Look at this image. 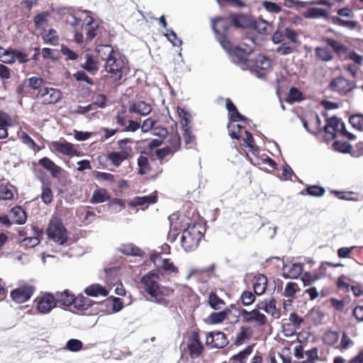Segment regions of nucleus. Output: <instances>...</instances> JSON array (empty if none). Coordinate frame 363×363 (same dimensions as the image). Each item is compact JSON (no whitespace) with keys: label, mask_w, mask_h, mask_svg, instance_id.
<instances>
[{"label":"nucleus","mask_w":363,"mask_h":363,"mask_svg":"<svg viewBox=\"0 0 363 363\" xmlns=\"http://www.w3.org/2000/svg\"><path fill=\"white\" fill-rule=\"evenodd\" d=\"M160 276L154 272H149L140 279V284L143 290L148 294L160 284Z\"/></svg>","instance_id":"obj_18"},{"label":"nucleus","mask_w":363,"mask_h":363,"mask_svg":"<svg viewBox=\"0 0 363 363\" xmlns=\"http://www.w3.org/2000/svg\"><path fill=\"white\" fill-rule=\"evenodd\" d=\"M345 60H351L354 65L358 66L363 65V55L352 50H350V52H347V56Z\"/></svg>","instance_id":"obj_59"},{"label":"nucleus","mask_w":363,"mask_h":363,"mask_svg":"<svg viewBox=\"0 0 363 363\" xmlns=\"http://www.w3.org/2000/svg\"><path fill=\"white\" fill-rule=\"evenodd\" d=\"M174 292L172 288L160 284L147 294L152 302L167 308L172 306L170 297L173 296Z\"/></svg>","instance_id":"obj_6"},{"label":"nucleus","mask_w":363,"mask_h":363,"mask_svg":"<svg viewBox=\"0 0 363 363\" xmlns=\"http://www.w3.org/2000/svg\"><path fill=\"white\" fill-rule=\"evenodd\" d=\"M62 97V92L59 89L46 86L42 90L38 99L44 104H54L60 101Z\"/></svg>","instance_id":"obj_13"},{"label":"nucleus","mask_w":363,"mask_h":363,"mask_svg":"<svg viewBox=\"0 0 363 363\" xmlns=\"http://www.w3.org/2000/svg\"><path fill=\"white\" fill-rule=\"evenodd\" d=\"M47 234L50 240L59 245H64L68 239V233L62 220L56 216L50 219Z\"/></svg>","instance_id":"obj_3"},{"label":"nucleus","mask_w":363,"mask_h":363,"mask_svg":"<svg viewBox=\"0 0 363 363\" xmlns=\"http://www.w3.org/2000/svg\"><path fill=\"white\" fill-rule=\"evenodd\" d=\"M189 354L191 358L198 357L203 351V346L199 340V335L194 332L189 338L187 343Z\"/></svg>","instance_id":"obj_17"},{"label":"nucleus","mask_w":363,"mask_h":363,"mask_svg":"<svg viewBox=\"0 0 363 363\" xmlns=\"http://www.w3.org/2000/svg\"><path fill=\"white\" fill-rule=\"evenodd\" d=\"M252 51V50L249 47L246 48L238 46L233 48L230 45V51L227 52L233 57L235 63L239 64L242 69H247L248 67H252L251 65L252 60L249 58Z\"/></svg>","instance_id":"obj_7"},{"label":"nucleus","mask_w":363,"mask_h":363,"mask_svg":"<svg viewBox=\"0 0 363 363\" xmlns=\"http://www.w3.org/2000/svg\"><path fill=\"white\" fill-rule=\"evenodd\" d=\"M66 22L74 29V40L78 44L84 41L83 31L85 32L86 42L92 40L97 35L99 23L90 16V11L87 10L79 9L68 13Z\"/></svg>","instance_id":"obj_1"},{"label":"nucleus","mask_w":363,"mask_h":363,"mask_svg":"<svg viewBox=\"0 0 363 363\" xmlns=\"http://www.w3.org/2000/svg\"><path fill=\"white\" fill-rule=\"evenodd\" d=\"M303 359L302 363H315V360L318 359V348L313 347L311 350L306 351L304 352Z\"/></svg>","instance_id":"obj_51"},{"label":"nucleus","mask_w":363,"mask_h":363,"mask_svg":"<svg viewBox=\"0 0 363 363\" xmlns=\"http://www.w3.org/2000/svg\"><path fill=\"white\" fill-rule=\"evenodd\" d=\"M302 99L301 92L296 88H291L287 95L286 101L289 103H294L295 101H299Z\"/></svg>","instance_id":"obj_60"},{"label":"nucleus","mask_w":363,"mask_h":363,"mask_svg":"<svg viewBox=\"0 0 363 363\" xmlns=\"http://www.w3.org/2000/svg\"><path fill=\"white\" fill-rule=\"evenodd\" d=\"M339 339V335L335 331L328 330L327 331L323 337L325 343L330 345H335Z\"/></svg>","instance_id":"obj_57"},{"label":"nucleus","mask_w":363,"mask_h":363,"mask_svg":"<svg viewBox=\"0 0 363 363\" xmlns=\"http://www.w3.org/2000/svg\"><path fill=\"white\" fill-rule=\"evenodd\" d=\"M50 145L54 151L64 155L73 157L78 155V150L74 147V145L65 140L52 141Z\"/></svg>","instance_id":"obj_14"},{"label":"nucleus","mask_w":363,"mask_h":363,"mask_svg":"<svg viewBox=\"0 0 363 363\" xmlns=\"http://www.w3.org/2000/svg\"><path fill=\"white\" fill-rule=\"evenodd\" d=\"M284 35L286 38L289 40V43H291L296 47L301 44L298 38V34L295 30L287 28L284 31Z\"/></svg>","instance_id":"obj_48"},{"label":"nucleus","mask_w":363,"mask_h":363,"mask_svg":"<svg viewBox=\"0 0 363 363\" xmlns=\"http://www.w3.org/2000/svg\"><path fill=\"white\" fill-rule=\"evenodd\" d=\"M331 89L341 96H350L357 88L354 81L349 80L344 77L340 76L334 78L330 84Z\"/></svg>","instance_id":"obj_8"},{"label":"nucleus","mask_w":363,"mask_h":363,"mask_svg":"<svg viewBox=\"0 0 363 363\" xmlns=\"http://www.w3.org/2000/svg\"><path fill=\"white\" fill-rule=\"evenodd\" d=\"M120 252L123 254L132 256H141L143 251L132 243L121 245L119 247Z\"/></svg>","instance_id":"obj_35"},{"label":"nucleus","mask_w":363,"mask_h":363,"mask_svg":"<svg viewBox=\"0 0 363 363\" xmlns=\"http://www.w3.org/2000/svg\"><path fill=\"white\" fill-rule=\"evenodd\" d=\"M260 309L256 308L247 311L245 309L240 311V315L243 322L252 323L258 326L264 325L267 320L266 315L259 311Z\"/></svg>","instance_id":"obj_11"},{"label":"nucleus","mask_w":363,"mask_h":363,"mask_svg":"<svg viewBox=\"0 0 363 363\" xmlns=\"http://www.w3.org/2000/svg\"><path fill=\"white\" fill-rule=\"evenodd\" d=\"M157 196L155 194H151L147 196H135L129 201V205L135 206H145L147 207L149 205L156 203Z\"/></svg>","instance_id":"obj_22"},{"label":"nucleus","mask_w":363,"mask_h":363,"mask_svg":"<svg viewBox=\"0 0 363 363\" xmlns=\"http://www.w3.org/2000/svg\"><path fill=\"white\" fill-rule=\"evenodd\" d=\"M110 199L107 191L104 189L95 190L91 198L92 203H100L108 201Z\"/></svg>","instance_id":"obj_38"},{"label":"nucleus","mask_w":363,"mask_h":363,"mask_svg":"<svg viewBox=\"0 0 363 363\" xmlns=\"http://www.w3.org/2000/svg\"><path fill=\"white\" fill-rule=\"evenodd\" d=\"M86 62L82 65V67L89 72H96L99 69L97 62L90 55H86Z\"/></svg>","instance_id":"obj_47"},{"label":"nucleus","mask_w":363,"mask_h":363,"mask_svg":"<svg viewBox=\"0 0 363 363\" xmlns=\"http://www.w3.org/2000/svg\"><path fill=\"white\" fill-rule=\"evenodd\" d=\"M252 67H248L251 71L258 72L260 70H267L271 67V62L265 56L259 55L256 57L255 60H252Z\"/></svg>","instance_id":"obj_25"},{"label":"nucleus","mask_w":363,"mask_h":363,"mask_svg":"<svg viewBox=\"0 0 363 363\" xmlns=\"http://www.w3.org/2000/svg\"><path fill=\"white\" fill-rule=\"evenodd\" d=\"M328 129L333 128L339 132L344 129V123L336 117H331L327 120Z\"/></svg>","instance_id":"obj_61"},{"label":"nucleus","mask_w":363,"mask_h":363,"mask_svg":"<svg viewBox=\"0 0 363 363\" xmlns=\"http://www.w3.org/2000/svg\"><path fill=\"white\" fill-rule=\"evenodd\" d=\"M138 172L140 174H147L150 170L148 159L147 157L140 155L138 159Z\"/></svg>","instance_id":"obj_52"},{"label":"nucleus","mask_w":363,"mask_h":363,"mask_svg":"<svg viewBox=\"0 0 363 363\" xmlns=\"http://www.w3.org/2000/svg\"><path fill=\"white\" fill-rule=\"evenodd\" d=\"M333 148L342 153H348L352 149V145L346 141H335L333 143Z\"/></svg>","instance_id":"obj_53"},{"label":"nucleus","mask_w":363,"mask_h":363,"mask_svg":"<svg viewBox=\"0 0 363 363\" xmlns=\"http://www.w3.org/2000/svg\"><path fill=\"white\" fill-rule=\"evenodd\" d=\"M150 260L157 267H160L167 273H177L178 268L175 267L170 259L163 258L160 253H154L150 255Z\"/></svg>","instance_id":"obj_15"},{"label":"nucleus","mask_w":363,"mask_h":363,"mask_svg":"<svg viewBox=\"0 0 363 363\" xmlns=\"http://www.w3.org/2000/svg\"><path fill=\"white\" fill-rule=\"evenodd\" d=\"M350 123L355 129L362 130L363 129V115L359 113L350 116Z\"/></svg>","instance_id":"obj_55"},{"label":"nucleus","mask_w":363,"mask_h":363,"mask_svg":"<svg viewBox=\"0 0 363 363\" xmlns=\"http://www.w3.org/2000/svg\"><path fill=\"white\" fill-rule=\"evenodd\" d=\"M56 300V303H59L63 306H69L72 304L77 305V298L69 290H64L63 291H57L54 296Z\"/></svg>","instance_id":"obj_21"},{"label":"nucleus","mask_w":363,"mask_h":363,"mask_svg":"<svg viewBox=\"0 0 363 363\" xmlns=\"http://www.w3.org/2000/svg\"><path fill=\"white\" fill-rule=\"evenodd\" d=\"M230 26L228 19L218 18L212 22V29L216 34V38L221 47L226 51H230V42L228 40L225 34Z\"/></svg>","instance_id":"obj_5"},{"label":"nucleus","mask_w":363,"mask_h":363,"mask_svg":"<svg viewBox=\"0 0 363 363\" xmlns=\"http://www.w3.org/2000/svg\"><path fill=\"white\" fill-rule=\"evenodd\" d=\"M28 86L33 90V94L38 99L42 90L46 88V82L40 77H32L28 79Z\"/></svg>","instance_id":"obj_23"},{"label":"nucleus","mask_w":363,"mask_h":363,"mask_svg":"<svg viewBox=\"0 0 363 363\" xmlns=\"http://www.w3.org/2000/svg\"><path fill=\"white\" fill-rule=\"evenodd\" d=\"M96 52L98 53V55L104 60L107 62V59L109 57H113V50L111 45H100L96 47Z\"/></svg>","instance_id":"obj_37"},{"label":"nucleus","mask_w":363,"mask_h":363,"mask_svg":"<svg viewBox=\"0 0 363 363\" xmlns=\"http://www.w3.org/2000/svg\"><path fill=\"white\" fill-rule=\"evenodd\" d=\"M315 52L316 57L321 61L328 62L333 57L331 49L328 47H317Z\"/></svg>","instance_id":"obj_36"},{"label":"nucleus","mask_w":363,"mask_h":363,"mask_svg":"<svg viewBox=\"0 0 363 363\" xmlns=\"http://www.w3.org/2000/svg\"><path fill=\"white\" fill-rule=\"evenodd\" d=\"M262 4L264 9L269 13H279L281 11V7L276 3L264 1Z\"/></svg>","instance_id":"obj_63"},{"label":"nucleus","mask_w":363,"mask_h":363,"mask_svg":"<svg viewBox=\"0 0 363 363\" xmlns=\"http://www.w3.org/2000/svg\"><path fill=\"white\" fill-rule=\"evenodd\" d=\"M296 46L291 43L284 42L276 49V52L281 55L291 54L296 50Z\"/></svg>","instance_id":"obj_45"},{"label":"nucleus","mask_w":363,"mask_h":363,"mask_svg":"<svg viewBox=\"0 0 363 363\" xmlns=\"http://www.w3.org/2000/svg\"><path fill=\"white\" fill-rule=\"evenodd\" d=\"M203 227L199 223L189 225L182 233L181 245L185 252H189L197 249L203 235Z\"/></svg>","instance_id":"obj_2"},{"label":"nucleus","mask_w":363,"mask_h":363,"mask_svg":"<svg viewBox=\"0 0 363 363\" xmlns=\"http://www.w3.org/2000/svg\"><path fill=\"white\" fill-rule=\"evenodd\" d=\"M119 152L122 153L128 159L131 157L133 155V148L131 145L133 144L132 140L129 138L122 139L117 143Z\"/></svg>","instance_id":"obj_32"},{"label":"nucleus","mask_w":363,"mask_h":363,"mask_svg":"<svg viewBox=\"0 0 363 363\" xmlns=\"http://www.w3.org/2000/svg\"><path fill=\"white\" fill-rule=\"evenodd\" d=\"M84 292L86 295H88L89 296H95V297H97L99 296L105 297L108 294V291L106 288H104V286H102L98 284H92V285L86 287L84 289Z\"/></svg>","instance_id":"obj_29"},{"label":"nucleus","mask_w":363,"mask_h":363,"mask_svg":"<svg viewBox=\"0 0 363 363\" xmlns=\"http://www.w3.org/2000/svg\"><path fill=\"white\" fill-rule=\"evenodd\" d=\"M82 347L83 343L81 340L77 339H70L67 342L65 349L72 352H77L80 351L82 349Z\"/></svg>","instance_id":"obj_49"},{"label":"nucleus","mask_w":363,"mask_h":363,"mask_svg":"<svg viewBox=\"0 0 363 363\" xmlns=\"http://www.w3.org/2000/svg\"><path fill=\"white\" fill-rule=\"evenodd\" d=\"M208 303L212 308L214 310L222 309L225 303L214 292H211L208 296Z\"/></svg>","instance_id":"obj_42"},{"label":"nucleus","mask_w":363,"mask_h":363,"mask_svg":"<svg viewBox=\"0 0 363 363\" xmlns=\"http://www.w3.org/2000/svg\"><path fill=\"white\" fill-rule=\"evenodd\" d=\"M55 306V298L50 293L38 296L33 301L34 308L40 314L49 313Z\"/></svg>","instance_id":"obj_9"},{"label":"nucleus","mask_w":363,"mask_h":363,"mask_svg":"<svg viewBox=\"0 0 363 363\" xmlns=\"http://www.w3.org/2000/svg\"><path fill=\"white\" fill-rule=\"evenodd\" d=\"M14 222L18 225L24 224L26 221V215L23 208L20 206H16L11 211Z\"/></svg>","instance_id":"obj_39"},{"label":"nucleus","mask_w":363,"mask_h":363,"mask_svg":"<svg viewBox=\"0 0 363 363\" xmlns=\"http://www.w3.org/2000/svg\"><path fill=\"white\" fill-rule=\"evenodd\" d=\"M128 111L131 113H136L145 116L151 113L152 106L150 104L143 101H138L131 103L129 106Z\"/></svg>","instance_id":"obj_20"},{"label":"nucleus","mask_w":363,"mask_h":363,"mask_svg":"<svg viewBox=\"0 0 363 363\" xmlns=\"http://www.w3.org/2000/svg\"><path fill=\"white\" fill-rule=\"evenodd\" d=\"M300 289L298 284L295 282H288L284 288V296L290 298H294L296 294L299 291Z\"/></svg>","instance_id":"obj_46"},{"label":"nucleus","mask_w":363,"mask_h":363,"mask_svg":"<svg viewBox=\"0 0 363 363\" xmlns=\"http://www.w3.org/2000/svg\"><path fill=\"white\" fill-rule=\"evenodd\" d=\"M306 194L316 197L323 196L325 192L324 188L319 186H308L306 189Z\"/></svg>","instance_id":"obj_56"},{"label":"nucleus","mask_w":363,"mask_h":363,"mask_svg":"<svg viewBox=\"0 0 363 363\" xmlns=\"http://www.w3.org/2000/svg\"><path fill=\"white\" fill-rule=\"evenodd\" d=\"M42 38L46 44L57 45L59 43V38L56 31L52 28L44 29L41 32Z\"/></svg>","instance_id":"obj_31"},{"label":"nucleus","mask_w":363,"mask_h":363,"mask_svg":"<svg viewBox=\"0 0 363 363\" xmlns=\"http://www.w3.org/2000/svg\"><path fill=\"white\" fill-rule=\"evenodd\" d=\"M206 344L211 348H223L228 341L225 335L222 332H210L206 335Z\"/></svg>","instance_id":"obj_12"},{"label":"nucleus","mask_w":363,"mask_h":363,"mask_svg":"<svg viewBox=\"0 0 363 363\" xmlns=\"http://www.w3.org/2000/svg\"><path fill=\"white\" fill-rule=\"evenodd\" d=\"M227 317V313L225 311L212 313L209 315V321L212 324H217L223 322Z\"/></svg>","instance_id":"obj_58"},{"label":"nucleus","mask_w":363,"mask_h":363,"mask_svg":"<svg viewBox=\"0 0 363 363\" xmlns=\"http://www.w3.org/2000/svg\"><path fill=\"white\" fill-rule=\"evenodd\" d=\"M256 307L268 314L274 315L276 311V301L274 298L266 299L257 303Z\"/></svg>","instance_id":"obj_33"},{"label":"nucleus","mask_w":363,"mask_h":363,"mask_svg":"<svg viewBox=\"0 0 363 363\" xmlns=\"http://www.w3.org/2000/svg\"><path fill=\"white\" fill-rule=\"evenodd\" d=\"M250 337V332L249 328H241L240 332H238L236 335V337L235 340V344L236 345H242L245 340L249 339Z\"/></svg>","instance_id":"obj_50"},{"label":"nucleus","mask_w":363,"mask_h":363,"mask_svg":"<svg viewBox=\"0 0 363 363\" xmlns=\"http://www.w3.org/2000/svg\"><path fill=\"white\" fill-rule=\"evenodd\" d=\"M225 107L228 111L230 118V122L228 125L229 135L230 137L236 138V133L233 128L238 127L237 122L245 121L247 118L238 111L237 108L229 99H226Z\"/></svg>","instance_id":"obj_10"},{"label":"nucleus","mask_w":363,"mask_h":363,"mask_svg":"<svg viewBox=\"0 0 363 363\" xmlns=\"http://www.w3.org/2000/svg\"><path fill=\"white\" fill-rule=\"evenodd\" d=\"M156 123V121L152 118H146L143 124L140 125V128L142 132L147 133L150 130H152L155 128V125Z\"/></svg>","instance_id":"obj_64"},{"label":"nucleus","mask_w":363,"mask_h":363,"mask_svg":"<svg viewBox=\"0 0 363 363\" xmlns=\"http://www.w3.org/2000/svg\"><path fill=\"white\" fill-rule=\"evenodd\" d=\"M50 13L48 12H42L34 18V23L37 28H41L43 30L45 28V26L48 23Z\"/></svg>","instance_id":"obj_40"},{"label":"nucleus","mask_w":363,"mask_h":363,"mask_svg":"<svg viewBox=\"0 0 363 363\" xmlns=\"http://www.w3.org/2000/svg\"><path fill=\"white\" fill-rule=\"evenodd\" d=\"M39 164L48 170L55 178L59 177L62 172L61 167L55 164L48 157H43L40 159L39 160Z\"/></svg>","instance_id":"obj_24"},{"label":"nucleus","mask_w":363,"mask_h":363,"mask_svg":"<svg viewBox=\"0 0 363 363\" xmlns=\"http://www.w3.org/2000/svg\"><path fill=\"white\" fill-rule=\"evenodd\" d=\"M107 159L116 167H119L123 161L128 160V158L119 151H113L110 152L107 155Z\"/></svg>","instance_id":"obj_41"},{"label":"nucleus","mask_w":363,"mask_h":363,"mask_svg":"<svg viewBox=\"0 0 363 363\" xmlns=\"http://www.w3.org/2000/svg\"><path fill=\"white\" fill-rule=\"evenodd\" d=\"M325 41L327 44L333 49V50L342 58L344 60L346 59L347 56V52H350V50H349L345 45H344L342 43H340V42L331 39V38H326Z\"/></svg>","instance_id":"obj_26"},{"label":"nucleus","mask_w":363,"mask_h":363,"mask_svg":"<svg viewBox=\"0 0 363 363\" xmlns=\"http://www.w3.org/2000/svg\"><path fill=\"white\" fill-rule=\"evenodd\" d=\"M34 289L32 286L26 285L14 289L11 293L13 300L17 303H23L28 301L33 295Z\"/></svg>","instance_id":"obj_16"},{"label":"nucleus","mask_w":363,"mask_h":363,"mask_svg":"<svg viewBox=\"0 0 363 363\" xmlns=\"http://www.w3.org/2000/svg\"><path fill=\"white\" fill-rule=\"evenodd\" d=\"M303 266L297 263H286L282 267V276L285 279H297L302 273Z\"/></svg>","instance_id":"obj_19"},{"label":"nucleus","mask_w":363,"mask_h":363,"mask_svg":"<svg viewBox=\"0 0 363 363\" xmlns=\"http://www.w3.org/2000/svg\"><path fill=\"white\" fill-rule=\"evenodd\" d=\"M0 62L13 64L14 62L13 50L4 49L0 47Z\"/></svg>","instance_id":"obj_44"},{"label":"nucleus","mask_w":363,"mask_h":363,"mask_svg":"<svg viewBox=\"0 0 363 363\" xmlns=\"http://www.w3.org/2000/svg\"><path fill=\"white\" fill-rule=\"evenodd\" d=\"M125 60L123 57H109L105 63V70L111 74L113 82H119L126 71Z\"/></svg>","instance_id":"obj_4"},{"label":"nucleus","mask_w":363,"mask_h":363,"mask_svg":"<svg viewBox=\"0 0 363 363\" xmlns=\"http://www.w3.org/2000/svg\"><path fill=\"white\" fill-rule=\"evenodd\" d=\"M13 125L11 117L6 113L0 111V139L8 136L7 128Z\"/></svg>","instance_id":"obj_27"},{"label":"nucleus","mask_w":363,"mask_h":363,"mask_svg":"<svg viewBox=\"0 0 363 363\" xmlns=\"http://www.w3.org/2000/svg\"><path fill=\"white\" fill-rule=\"evenodd\" d=\"M267 279L263 274L255 277L253 283L254 291L257 295H262L267 289Z\"/></svg>","instance_id":"obj_30"},{"label":"nucleus","mask_w":363,"mask_h":363,"mask_svg":"<svg viewBox=\"0 0 363 363\" xmlns=\"http://www.w3.org/2000/svg\"><path fill=\"white\" fill-rule=\"evenodd\" d=\"M40 197L44 203L48 204L52 202L53 194L51 185L49 182H42Z\"/></svg>","instance_id":"obj_34"},{"label":"nucleus","mask_w":363,"mask_h":363,"mask_svg":"<svg viewBox=\"0 0 363 363\" xmlns=\"http://www.w3.org/2000/svg\"><path fill=\"white\" fill-rule=\"evenodd\" d=\"M169 143L171 145V149L173 152L178 150L181 145V138L177 133H173L170 135Z\"/></svg>","instance_id":"obj_62"},{"label":"nucleus","mask_w":363,"mask_h":363,"mask_svg":"<svg viewBox=\"0 0 363 363\" xmlns=\"http://www.w3.org/2000/svg\"><path fill=\"white\" fill-rule=\"evenodd\" d=\"M252 347L247 346L245 349L240 351L237 354H235L232 359L235 362L243 363L245 360L247 358V357L252 353Z\"/></svg>","instance_id":"obj_54"},{"label":"nucleus","mask_w":363,"mask_h":363,"mask_svg":"<svg viewBox=\"0 0 363 363\" xmlns=\"http://www.w3.org/2000/svg\"><path fill=\"white\" fill-rule=\"evenodd\" d=\"M14 188L11 185L1 184L0 185V199L10 200L13 197Z\"/></svg>","instance_id":"obj_43"},{"label":"nucleus","mask_w":363,"mask_h":363,"mask_svg":"<svg viewBox=\"0 0 363 363\" xmlns=\"http://www.w3.org/2000/svg\"><path fill=\"white\" fill-rule=\"evenodd\" d=\"M328 11L325 9L312 7L303 11L302 15L306 18H327Z\"/></svg>","instance_id":"obj_28"}]
</instances>
